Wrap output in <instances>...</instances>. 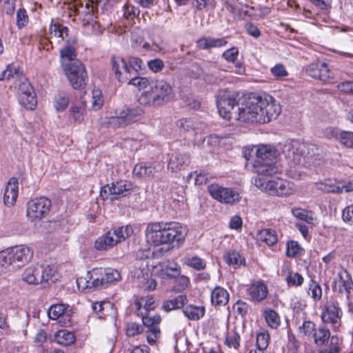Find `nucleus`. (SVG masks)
Returning <instances> with one entry per match:
<instances>
[{"label":"nucleus","instance_id":"nucleus-1","mask_svg":"<svg viewBox=\"0 0 353 353\" xmlns=\"http://www.w3.org/2000/svg\"><path fill=\"white\" fill-rule=\"evenodd\" d=\"M281 108L270 95L244 98L234 114V120L248 123H266L275 119Z\"/></svg>","mask_w":353,"mask_h":353},{"label":"nucleus","instance_id":"nucleus-2","mask_svg":"<svg viewBox=\"0 0 353 353\" xmlns=\"http://www.w3.org/2000/svg\"><path fill=\"white\" fill-rule=\"evenodd\" d=\"M129 84L142 90L138 101L142 105L160 106L172 101L174 92L171 85L163 79H149L137 77L130 79Z\"/></svg>","mask_w":353,"mask_h":353},{"label":"nucleus","instance_id":"nucleus-3","mask_svg":"<svg viewBox=\"0 0 353 353\" xmlns=\"http://www.w3.org/2000/svg\"><path fill=\"white\" fill-rule=\"evenodd\" d=\"M146 241L154 246L180 247L185 241L188 228L176 222L149 223L145 230Z\"/></svg>","mask_w":353,"mask_h":353},{"label":"nucleus","instance_id":"nucleus-4","mask_svg":"<svg viewBox=\"0 0 353 353\" xmlns=\"http://www.w3.org/2000/svg\"><path fill=\"white\" fill-rule=\"evenodd\" d=\"M254 183L259 189L272 196H286L296 192L293 183L279 178L273 180L255 178Z\"/></svg>","mask_w":353,"mask_h":353},{"label":"nucleus","instance_id":"nucleus-5","mask_svg":"<svg viewBox=\"0 0 353 353\" xmlns=\"http://www.w3.org/2000/svg\"><path fill=\"white\" fill-rule=\"evenodd\" d=\"M133 232L132 227L129 225L115 227L99 237L95 241L94 247L98 250H108L125 241L133 234Z\"/></svg>","mask_w":353,"mask_h":353},{"label":"nucleus","instance_id":"nucleus-6","mask_svg":"<svg viewBox=\"0 0 353 353\" xmlns=\"http://www.w3.org/2000/svg\"><path fill=\"white\" fill-rule=\"evenodd\" d=\"M237 94L228 89H220L216 94V103L219 113L227 120H234V114L236 113L238 103Z\"/></svg>","mask_w":353,"mask_h":353},{"label":"nucleus","instance_id":"nucleus-7","mask_svg":"<svg viewBox=\"0 0 353 353\" xmlns=\"http://www.w3.org/2000/svg\"><path fill=\"white\" fill-rule=\"evenodd\" d=\"M310 145L299 141H289L280 144L279 152L283 155L290 165L300 164L309 154Z\"/></svg>","mask_w":353,"mask_h":353},{"label":"nucleus","instance_id":"nucleus-8","mask_svg":"<svg viewBox=\"0 0 353 353\" xmlns=\"http://www.w3.org/2000/svg\"><path fill=\"white\" fill-rule=\"evenodd\" d=\"M89 280L87 281V287L96 288L113 283L121 279L119 271L112 268H94L88 272Z\"/></svg>","mask_w":353,"mask_h":353},{"label":"nucleus","instance_id":"nucleus-9","mask_svg":"<svg viewBox=\"0 0 353 353\" xmlns=\"http://www.w3.org/2000/svg\"><path fill=\"white\" fill-rule=\"evenodd\" d=\"M210 195L223 204L234 205L239 203L242 196L239 191L233 188L223 187L218 183H212L208 187Z\"/></svg>","mask_w":353,"mask_h":353},{"label":"nucleus","instance_id":"nucleus-10","mask_svg":"<svg viewBox=\"0 0 353 353\" xmlns=\"http://www.w3.org/2000/svg\"><path fill=\"white\" fill-rule=\"evenodd\" d=\"M63 70L74 89H81L86 85L88 74L84 65L79 60H75L71 64L65 63Z\"/></svg>","mask_w":353,"mask_h":353},{"label":"nucleus","instance_id":"nucleus-11","mask_svg":"<svg viewBox=\"0 0 353 353\" xmlns=\"http://www.w3.org/2000/svg\"><path fill=\"white\" fill-rule=\"evenodd\" d=\"M134 189L132 183L128 181H118L103 186L100 192L103 200H116L129 195Z\"/></svg>","mask_w":353,"mask_h":353},{"label":"nucleus","instance_id":"nucleus-12","mask_svg":"<svg viewBox=\"0 0 353 353\" xmlns=\"http://www.w3.org/2000/svg\"><path fill=\"white\" fill-rule=\"evenodd\" d=\"M320 308L321 318L323 323L330 324L334 328L341 326L343 312L338 301L327 300Z\"/></svg>","mask_w":353,"mask_h":353},{"label":"nucleus","instance_id":"nucleus-13","mask_svg":"<svg viewBox=\"0 0 353 353\" xmlns=\"http://www.w3.org/2000/svg\"><path fill=\"white\" fill-rule=\"evenodd\" d=\"M12 270L20 268L29 263L33 257V250L27 246L19 245L5 252Z\"/></svg>","mask_w":353,"mask_h":353},{"label":"nucleus","instance_id":"nucleus-14","mask_svg":"<svg viewBox=\"0 0 353 353\" xmlns=\"http://www.w3.org/2000/svg\"><path fill=\"white\" fill-rule=\"evenodd\" d=\"M143 114V110L139 107L132 109L125 108L119 112L117 111L115 115L110 118L109 123L114 128L124 127L139 120Z\"/></svg>","mask_w":353,"mask_h":353},{"label":"nucleus","instance_id":"nucleus-15","mask_svg":"<svg viewBox=\"0 0 353 353\" xmlns=\"http://www.w3.org/2000/svg\"><path fill=\"white\" fill-rule=\"evenodd\" d=\"M51 201L45 196L36 197L27 203V216L32 221L41 220L50 212Z\"/></svg>","mask_w":353,"mask_h":353},{"label":"nucleus","instance_id":"nucleus-16","mask_svg":"<svg viewBox=\"0 0 353 353\" xmlns=\"http://www.w3.org/2000/svg\"><path fill=\"white\" fill-rule=\"evenodd\" d=\"M332 289L347 299L353 295V283L350 275L345 270L338 272L337 278L332 285Z\"/></svg>","mask_w":353,"mask_h":353},{"label":"nucleus","instance_id":"nucleus-17","mask_svg":"<svg viewBox=\"0 0 353 353\" xmlns=\"http://www.w3.org/2000/svg\"><path fill=\"white\" fill-rule=\"evenodd\" d=\"M71 310L68 305L63 304L52 305L48 311V316L53 320H58L61 326H68L70 324Z\"/></svg>","mask_w":353,"mask_h":353},{"label":"nucleus","instance_id":"nucleus-18","mask_svg":"<svg viewBox=\"0 0 353 353\" xmlns=\"http://www.w3.org/2000/svg\"><path fill=\"white\" fill-rule=\"evenodd\" d=\"M112 70L115 78L120 82L130 79V69L125 60L121 57H112L111 59Z\"/></svg>","mask_w":353,"mask_h":353},{"label":"nucleus","instance_id":"nucleus-19","mask_svg":"<svg viewBox=\"0 0 353 353\" xmlns=\"http://www.w3.org/2000/svg\"><path fill=\"white\" fill-rule=\"evenodd\" d=\"M306 72L310 77L323 81H327L332 78V74L328 69L327 65L323 62L310 64Z\"/></svg>","mask_w":353,"mask_h":353},{"label":"nucleus","instance_id":"nucleus-20","mask_svg":"<svg viewBox=\"0 0 353 353\" xmlns=\"http://www.w3.org/2000/svg\"><path fill=\"white\" fill-rule=\"evenodd\" d=\"M190 162V155L185 152H176L170 158L168 169L176 172L185 169Z\"/></svg>","mask_w":353,"mask_h":353},{"label":"nucleus","instance_id":"nucleus-21","mask_svg":"<svg viewBox=\"0 0 353 353\" xmlns=\"http://www.w3.org/2000/svg\"><path fill=\"white\" fill-rule=\"evenodd\" d=\"M268 293L267 285L262 281H256L251 284L248 288L250 300L260 303L265 299Z\"/></svg>","mask_w":353,"mask_h":353},{"label":"nucleus","instance_id":"nucleus-22","mask_svg":"<svg viewBox=\"0 0 353 353\" xmlns=\"http://www.w3.org/2000/svg\"><path fill=\"white\" fill-rule=\"evenodd\" d=\"M18 180L16 178H11L4 190L3 202L8 207L13 205L18 196Z\"/></svg>","mask_w":353,"mask_h":353},{"label":"nucleus","instance_id":"nucleus-23","mask_svg":"<svg viewBox=\"0 0 353 353\" xmlns=\"http://www.w3.org/2000/svg\"><path fill=\"white\" fill-rule=\"evenodd\" d=\"M160 267L159 276L163 279H174L181 274V266L175 262H164Z\"/></svg>","mask_w":353,"mask_h":353},{"label":"nucleus","instance_id":"nucleus-24","mask_svg":"<svg viewBox=\"0 0 353 353\" xmlns=\"http://www.w3.org/2000/svg\"><path fill=\"white\" fill-rule=\"evenodd\" d=\"M228 43L225 38L203 37L196 41V46L201 50H210L212 48H221Z\"/></svg>","mask_w":353,"mask_h":353},{"label":"nucleus","instance_id":"nucleus-25","mask_svg":"<svg viewBox=\"0 0 353 353\" xmlns=\"http://www.w3.org/2000/svg\"><path fill=\"white\" fill-rule=\"evenodd\" d=\"M134 305L137 316L148 314L155 308L154 299L150 296L141 297L136 300Z\"/></svg>","mask_w":353,"mask_h":353},{"label":"nucleus","instance_id":"nucleus-26","mask_svg":"<svg viewBox=\"0 0 353 353\" xmlns=\"http://www.w3.org/2000/svg\"><path fill=\"white\" fill-rule=\"evenodd\" d=\"M255 172L258 174L259 177L265 179V176H269L274 174H276L279 169L272 163L261 161L260 160H256L254 163Z\"/></svg>","mask_w":353,"mask_h":353},{"label":"nucleus","instance_id":"nucleus-27","mask_svg":"<svg viewBox=\"0 0 353 353\" xmlns=\"http://www.w3.org/2000/svg\"><path fill=\"white\" fill-rule=\"evenodd\" d=\"M256 155L258 158L257 160L261 161L274 159L279 155V149H275L270 145H261L257 147Z\"/></svg>","mask_w":353,"mask_h":353},{"label":"nucleus","instance_id":"nucleus-28","mask_svg":"<svg viewBox=\"0 0 353 353\" xmlns=\"http://www.w3.org/2000/svg\"><path fill=\"white\" fill-rule=\"evenodd\" d=\"M41 283L48 282L49 281H54L57 279V268L54 264L44 262L39 265Z\"/></svg>","mask_w":353,"mask_h":353},{"label":"nucleus","instance_id":"nucleus-29","mask_svg":"<svg viewBox=\"0 0 353 353\" xmlns=\"http://www.w3.org/2000/svg\"><path fill=\"white\" fill-rule=\"evenodd\" d=\"M39 264L27 268L22 274L23 280L29 284H38L41 283Z\"/></svg>","mask_w":353,"mask_h":353},{"label":"nucleus","instance_id":"nucleus-30","mask_svg":"<svg viewBox=\"0 0 353 353\" xmlns=\"http://www.w3.org/2000/svg\"><path fill=\"white\" fill-rule=\"evenodd\" d=\"M256 239L259 243H263L268 246L274 245L278 241L276 232L272 229L259 230L256 234Z\"/></svg>","mask_w":353,"mask_h":353},{"label":"nucleus","instance_id":"nucleus-31","mask_svg":"<svg viewBox=\"0 0 353 353\" xmlns=\"http://www.w3.org/2000/svg\"><path fill=\"white\" fill-rule=\"evenodd\" d=\"M92 310L97 313L99 319L109 316H114L115 310L113 305L109 301L95 303L92 305Z\"/></svg>","mask_w":353,"mask_h":353},{"label":"nucleus","instance_id":"nucleus-32","mask_svg":"<svg viewBox=\"0 0 353 353\" xmlns=\"http://www.w3.org/2000/svg\"><path fill=\"white\" fill-rule=\"evenodd\" d=\"M315 187L323 192L327 193L341 194L339 187V181L332 179H326L315 183Z\"/></svg>","mask_w":353,"mask_h":353},{"label":"nucleus","instance_id":"nucleus-33","mask_svg":"<svg viewBox=\"0 0 353 353\" xmlns=\"http://www.w3.org/2000/svg\"><path fill=\"white\" fill-rule=\"evenodd\" d=\"M229 301V293L222 287L217 286L212 292L211 301L214 305H225Z\"/></svg>","mask_w":353,"mask_h":353},{"label":"nucleus","instance_id":"nucleus-34","mask_svg":"<svg viewBox=\"0 0 353 353\" xmlns=\"http://www.w3.org/2000/svg\"><path fill=\"white\" fill-rule=\"evenodd\" d=\"M22 76L23 73L18 68L13 65H8L0 74V81L7 80L14 85Z\"/></svg>","mask_w":353,"mask_h":353},{"label":"nucleus","instance_id":"nucleus-35","mask_svg":"<svg viewBox=\"0 0 353 353\" xmlns=\"http://www.w3.org/2000/svg\"><path fill=\"white\" fill-rule=\"evenodd\" d=\"M188 302L185 295H179L172 299L163 302L162 309L166 312L181 308Z\"/></svg>","mask_w":353,"mask_h":353},{"label":"nucleus","instance_id":"nucleus-36","mask_svg":"<svg viewBox=\"0 0 353 353\" xmlns=\"http://www.w3.org/2000/svg\"><path fill=\"white\" fill-rule=\"evenodd\" d=\"M205 312V307L189 305L183 310L184 315L191 321H197L202 318Z\"/></svg>","mask_w":353,"mask_h":353},{"label":"nucleus","instance_id":"nucleus-37","mask_svg":"<svg viewBox=\"0 0 353 353\" xmlns=\"http://www.w3.org/2000/svg\"><path fill=\"white\" fill-rule=\"evenodd\" d=\"M54 340L60 345L68 346L74 343L75 336L71 332L61 330L55 333Z\"/></svg>","mask_w":353,"mask_h":353},{"label":"nucleus","instance_id":"nucleus-38","mask_svg":"<svg viewBox=\"0 0 353 353\" xmlns=\"http://www.w3.org/2000/svg\"><path fill=\"white\" fill-rule=\"evenodd\" d=\"M225 261L235 268L239 267L241 265H245V259L240 255L238 252L234 250H228L223 255Z\"/></svg>","mask_w":353,"mask_h":353},{"label":"nucleus","instance_id":"nucleus-39","mask_svg":"<svg viewBox=\"0 0 353 353\" xmlns=\"http://www.w3.org/2000/svg\"><path fill=\"white\" fill-rule=\"evenodd\" d=\"M314 341L318 346L325 345L330 339V332L325 326H320L313 334Z\"/></svg>","mask_w":353,"mask_h":353},{"label":"nucleus","instance_id":"nucleus-40","mask_svg":"<svg viewBox=\"0 0 353 353\" xmlns=\"http://www.w3.org/2000/svg\"><path fill=\"white\" fill-rule=\"evenodd\" d=\"M263 316L269 327L272 329H276L279 327L281 319L276 312L270 308H265L263 310Z\"/></svg>","mask_w":353,"mask_h":353},{"label":"nucleus","instance_id":"nucleus-41","mask_svg":"<svg viewBox=\"0 0 353 353\" xmlns=\"http://www.w3.org/2000/svg\"><path fill=\"white\" fill-rule=\"evenodd\" d=\"M77 53L74 47L68 45L60 50L61 62L63 68L65 64H71L76 59Z\"/></svg>","mask_w":353,"mask_h":353},{"label":"nucleus","instance_id":"nucleus-42","mask_svg":"<svg viewBox=\"0 0 353 353\" xmlns=\"http://www.w3.org/2000/svg\"><path fill=\"white\" fill-rule=\"evenodd\" d=\"M154 172L155 168L153 166L143 163L137 164L133 170L134 174L139 177H150L154 176Z\"/></svg>","mask_w":353,"mask_h":353},{"label":"nucleus","instance_id":"nucleus-43","mask_svg":"<svg viewBox=\"0 0 353 353\" xmlns=\"http://www.w3.org/2000/svg\"><path fill=\"white\" fill-rule=\"evenodd\" d=\"M183 262L187 266L196 270H202L205 268L206 263L197 256H187L183 259Z\"/></svg>","mask_w":353,"mask_h":353},{"label":"nucleus","instance_id":"nucleus-44","mask_svg":"<svg viewBox=\"0 0 353 353\" xmlns=\"http://www.w3.org/2000/svg\"><path fill=\"white\" fill-rule=\"evenodd\" d=\"M15 88L17 90L18 97L23 94H26L28 93L34 92L32 86L28 81V79L23 75L20 79L14 83Z\"/></svg>","mask_w":353,"mask_h":353},{"label":"nucleus","instance_id":"nucleus-45","mask_svg":"<svg viewBox=\"0 0 353 353\" xmlns=\"http://www.w3.org/2000/svg\"><path fill=\"white\" fill-rule=\"evenodd\" d=\"M19 103L26 109L33 110L37 105V99L35 92H30V94H23L19 97Z\"/></svg>","mask_w":353,"mask_h":353},{"label":"nucleus","instance_id":"nucleus-46","mask_svg":"<svg viewBox=\"0 0 353 353\" xmlns=\"http://www.w3.org/2000/svg\"><path fill=\"white\" fill-rule=\"evenodd\" d=\"M292 213L298 219L309 224H314V219L310 212L301 208H296L292 210Z\"/></svg>","mask_w":353,"mask_h":353},{"label":"nucleus","instance_id":"nucleus-47","mask_svg":"<svg viewBox=\"0 0 353 353\" xmlns=\"http://www.w3.org/2000/svg\"><path fill=\"white\" fill-rule=\"evenodd\" d=\"M177 125L185 131L201 128L202 123L195 121L192 118H185L177 121Z\"/></svg>","mask_w":353,"mask_h":353},{"label":"nucleus","instance_id":"nucleus-48","mask_svg":"<svg viewBox=\"0 0 353 353\" xmlns=\"http://www.w3.org/2000/svg\"><path fill=\"white\" fill-rule=\"evenodd\" d=\"M69 30L67 27L63 26L59 24L51 25L50 28V33L52 37L61 38V40H65L68 36Z\"/></svg>","mask_w":353,"mask_h":353},{"label":"nucleus","instance_id":"nucleus-49","mask_svg":"<svg viewBox=\"0 0 353 353\" xmlns=\"http://www.w3.org/2000/svg\"><path fill=\"white\" fill-rule=\"evenodd\" d=\"M140 316L141 317L143 325L147 327L148 328L159 327L158 325L161 321V318L160 315L158 314L150 316V314H148Z\"/></svg>","mask_w":353,"mask_h":353},{"label":"nucleus","instance_id":"nucleus-50","mask_svg":"<svg viewBox=\"0 0 353 353\" xmlns=\"http://www.w3.org/2000/svg\"><path fill=\"white\" fill-rule=\"evenodd\" d=\"M85 103L83 102L79 105H72L70 110V114L75 121L81 122L83 119L85 112Z\"/></svg>","mask_w":353,"mask_h":353},{"label":"nucleus","instance_id":"nucleus-51","mask_svg":"<svg viewBox=\"0 0 353 353\" xmlns=\"http://www.w3.org/2000/svg\"><path fill=\"white\" fill-rule=\"evenodd\" d=\"M146 339L150 345H154L161 336V330L159 327L148 328L145 331Z\"/></svg>","mask_w":353,"mask_h":353},{"label":"nucleus","instance_id":"nucleus-52","mask_svg":"<svg viewBox=\"0 0 353 353\" xmlns=\"http://www.w3.org/2000/svg\"><path fill=\"white\" fill-rule=\"evenodd\" d=\"M311 292V297L314 301H319L322 297V289L320 284L312 280L309 285V292Z\"/></svg>","mask_w":353,"mask_h":353},{"label":"nucleus","instance_id":"nucleus-53","mask_svg":"<svg viewBox=\"0 0 353 353\" xmlns=\"http://www.w3.org/2000/svg\"><path fill=\"white\" fill-rule=\"evenodd\" d=\"M339 141L345 148H353V132L350 131H341Z\"/></svg>","mask_w":353,"mask_h":353},{"label":"nucleus","instance_id":"nucleus-54","mask_svg":"<svg viewBox=\"0 0 353 353\" xmlns=\"http://www.w3.org/2000/svg\"><path fill=\"white\" fill-rule=\"evenodd\" d=\"M270 342V335L267 331H263L256 336V345L259 349L265 350Z\"/></svg>","mask_w":353,"mask_h":353},{"label":"nucleus","instance_id":"nucleus-55","mask_svg":"<svg viewBox=\"0 0 353 353\" xmlns=\"http://www.w3.org/2000/svg\"><path fill=\"white\" fill-rule=\"evenodd\" d=\"M69 98L65 92H59L56 98L55 108L57 111H63L68 105Z\"/></svg>","mask_w":353,"mask_h":353},{"label":"nucleus","instance_id":"nucleus-56","mask_svg":"<svg viewBox=\"0 0 353 353\" xmlns=\"http://www.w3.org/2000/svg\"><path fill=\"white\" fill-rule=\"evenodd\" d=\"M144 330V327L143 325H139L134 322L128 323L126 325V334L132 337L136 335H138L141 333H142Z\"/></svg>","mask_w":353,"mask_h":353},{"label":"nucleus","instance_id":"nucleus-57","mask_svg":"<svg viewBox=\"0 0 353 353\" xmlns=\"http://www.w3.org/2000/svg\"><path fill=\"white\" fill-rule=\"evenodd\" d=\"M240 336L235 332H229L225 337V344L230 347L237 349L239 346Z\"/></svg>","mask_w":353,"mask_h":353},{"label":"nucleus","instance_id":"nucleus-58","mask_svg":"<svg viewBox=\"0 0 353 353\" xmlns=\"http://www.w3.org/2000/svg\"><path fill=\"white\" fill-rule=\"evenodd\" d=\"M92 106L95 110L100 109L103 104V99L101 90L94 89L92 90Z\"/></svg>","mask_w":353,"mask_h":353},{"label":"nucleus","instance_id":"nucleus-59","mask_svg":"<svg viewBox=\"0 0 353 353\" xmlns=\"http://www.w3.org/2000/svg\"><path fill=\"white\" fill-rule=\"evenodd\" d=\"M176 279V285L174 286V290L178 292H181L185 290L190 285V279L188 276L184 275H180L174 278Z\"/></svg>","mask_w":353,"mask_h":353},{"label":"nucleus","instance_id":"nucleus-60","mask_svg":"<svg viewBox=\"0 0 353 353\" xmlns=\"http://www.w3.org/2000/svg\"><path fill=\"white\" fill-rule=\"evenodd\" d=\"M315 330V324L311 321H305L299 327V333L304 336L313 334Z\"/></svg>","mask_w":353,"mask_h":353},{"label":"nucleus","instance_id":"nucleus-61","mask_svg":"<svg viewBox=\"0 0 353 353\" xmlns=\"http://www.w3.org/2000/svg\"><path fill=\"white\" fill-rule=\"evenodd\" d=\"M288 285L300 286L304 281L303 277L297 272H290L285 279Z\"/></svg>","mask_w":353,"mask_h":353},{"label":"nucleus","instance_id":"nucleus-62","mask_svg":"<svg viewBox=\"0 0 353 353\" xmlns=\"http://www.w3.org/2000/svg\"><path fill=\"white\" fill-rule=\"evenodd\" d=\"M301 252V247L297 241H290L287 243L286 254L290 257H295Z\"/></svg>","mask_w":353,"mask_h":353},{"label":"nucleus","instance_id":"nucleus-63","mask_svg":"<svg viewBox=\"0 0 353 353\" xmlns=\"http://www.w3.org/2000/svg\"><path fill=\"white\" fill-rule=\"evenodd\" d=\"M239 54V51L237 48L232 47L226 50L222 54V57L228 62H234L236 61Z\"/></svg>","mask_w":353,"mask_h":353},{"label":"nucleus","instance_id":"nucleus-64","mask_svg":"<svg viewBox=\"0 0 353 353\" xmlns=\"http://www.w3.org/2000/svg\"><path fill=\"white\" fill-rule=\"evenodd\" d=\"M342 219L344 222L353 225V204L345 208L342 212Z\"/></svg>","mask_w":353,"mask_h":353}]
</instances>
